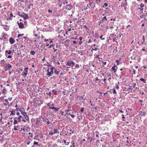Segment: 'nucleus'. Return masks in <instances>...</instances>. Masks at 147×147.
<instances>
[{
	"label": "nucleus",
	"instance_id": "1",
	"mask_svg": "<svg viewBox=\"0 0 147 147\" xmlns=\"http://www.w3.org/2000/svg\"><path fill=\"white\" fill-rule=\"evenodd\" d=\"M18 15L24 18V20H25L26 19H27L28 18V15L23 12H22L21 13H19Z\"/></svg>",
	"mask_w": 147,
	"mask_h": 147
},
{
	"label": "nucleus",
	"instance_id": "2",
	"mask_svg": "<svg viewBox=\"0 0 147 147\" xmlns=\"http://www.w3.org/2000/svg\"><path fill=\"white\" fill-rule=\"evenodd\" d=\"M67 64L66 65H68L69 66L73 67L75 63H74L73 61H68L67 62Z\"/></svg>",
	"mask_w": 147,
	"mask_h": 147
},
{
	"label": "nucleus",
	"instance_id": "3",
	"mask_svg": "<svg viewBox=\"0 0 147 147\" xmlns=\"http://www.w3.org/2000/svg\"><path fill=\"white\" fill-rule=\"evenodd\" d=\"M28 67H27L26 68L24 69V71L22 72V75H24L25 76H26L27 75V73H28ZM25 76H25L24 77V78H25Z\"/></svg>",
	"mask_w": 147,
	"mask_h": 147
},
{
	"label": "nucleus",
	"instance_id": "4",
	"mask_svg": "<svg viewBox=\"0 0 147 147\" xmlns=\"http://www.w3.org/2000/svg\"><path fill=\"white\" fill-rule=\"evenodd\" d=\"M19 25V27L20 28H24V26L23 24L21 22L20 23H18Z\"/></svg>",
	"mask_w": 147,
	"mask_h": 147
},
{
	"label": "nucleus",
	"instance_id": "5",
	"mask_svg": "<svg viewBox=\"0 0 147 147\" xmlns=\"http://www.w3.org/2000/svg\"><path fill=\"white\" fill-rule=\"evenodd\" d=\"M71 4H70L69 5H66V8L68 10H70L72 8V6L71 5H70Z\"/></svg>",
	"mask_w": 147,
	"mask_h": 147
},
{
	"label": "nucleus",
	"instance_id": "6",
	"mask_svg": "<svg viewBox=\"0 0 147 147\" xmlns=\"http://www.w3.org/2000/svg\"><path fill=\"white\" fill-rule=\"evenodd\" d=\"M11 67V65L8 64L7 66L5 68V71L9 70L10 68Z\"/></svg>",
	"mask_w": 147,
	"mask_h": 147
},
{
	"label": "nucleus",
	"instance_id": "7",
	"mask_svg": "<svg viewBox=\"0 0 147 147\" xmlns=\"http://www.w3.org/2000/svg\"><path fill=\"white\" fill-rule=\"evenodd\" d=\"M9 41L11 44H12L14 42L15 40L13 38H10L9 39Z\"/></svg>",
	"mask_w": 147,
	"mask_h": 147
},
{
	"label": "nucleus",
	"instance_id": "8",
	"mask_svg": "<svg viewBox=\"0 0 147 147\" xmlns=\"http://www.w3.org/2000/svg\"><path fill=\"white\" fill-rule=\"evenodd\" d=\"M49 108L50 109H54L55 111V112H57V111H58L59 110V108H55L54 107H49Z\"/></svg>",
	"mask_w": 147,
	"mask_h": 147
},
{
	"label": "nucleus",
	"instance_id": "9",
	"mask_svg": "<svg viewBox=\"0 0 147 147\" xmlns=\"http://www.w3.org/2000/svg\"><path fill=\"white\" fill-rule=\"evenodd\" d=\"M20 110L21 113L22 114H23L26 113L25 112L24 109L23 108H22L20 109Z\"/></svg>",
	"mask_w": 147,
	"mask_h": 147
},
{
	"label": "nucleus",
	"instance_id": "10",
	"mask_svg": "<svg viewBox=\"0 0 147 147\" xmlns=\"http://www.w3.org/2000/svg\"><path fill=\"white\" fill-rule=\"evenodd\" d=\"M115 66H116L115 65H114L112 67V70L113 71V72L114 73H115V72H116V71H117V69H115Z\"/></svg>",
	"mask_w": 147,
	"mask_h": 147
},
{
	"label": "nucleus",
	"instance_id": "11",
	"mask_svg": "<svg viewBox=\"0 0 147 147\" xmlns=\"http://www.w3.org/2000/svg\"><path fill=\"white\" fill-rule=\"evenodd\" d=\"M54 73L55 74L58 75L59 73V71L57 70L56 69H54Z\"/></svg>",
	"mask_w": 147,
	"mask_h": 147
},
{
	"label": "nucleus",
	"instance_id": "12",
	"mask_svg": "<svg viewBox=\"0 0 147 147\" xmlns=\"http://www.w3.org/2000/svg\"><path fill=\"white\" fill-rule=\"evenodd\" d=\"M12 52L10 50H6L5 51V53H6V54H8V55H10V54H11V53Z\"/></svg>",
	"mask_w": 147,
	"mask_h": 147
},
{
	"label": "nucleus",
	"instance_id": "13",
	"mask_svg": "<svg viewBox=\"0 0 147 147\" xmlns=\"http://www.w3.org/2000/svg\"><path fill=\"white\" fill-rule=\"evenodd\" d=\"M22 117L21 115L19 116L18 117H17L18 119V122H21V118Z\"/></svg>",
	"mask_w": 147,
	"mask_h": 147
},
{
	"label": "nucleus",
	"instance_id": "14",
	"mask_svg": "<svg viewBox=\"0 0 147 147\" xmlns=\"http://www.w3.org/2000/svg\"><path fill=\"white\" fill-rule=\"evenodd\" d=\"M53 74L51 72H48L47 73V75L49 77L51 76Z\"/></svg>",
	"mask_w": 147,
	"mask_h": 147
},
{
	"label": "nucleus",
	"instance_id": "15",
	"mask_svg": "<svg viewBox=\"0 0 147 147\" xmlns=\"http://www.w3.org/2000/svg\"><path fill=\"white\" fill-rule=\"evenodd\" d=\"M36 52H35L34 51H31L30 52V54L31 55H34L36 53Z\"/></svg>",
	"mask_w": 147,
	"mask_h": 147
},
{
	"label": "nucleus",
	"instance_id": "16",
	"mask_svg": "<svg viewBox=\"0 0 147 147\" xmlns=\"http://www.w3.org/2000/svg\"><path fill=\"white\" fill-rule=\"evenodd\" d=\"M140 80L142 81L144 83H146V80L142 78H140Z\"/></svg>",
	"mask_w": 147,
	"mask_h": 147
},
{
	"label": "nucleus",
	"instance_id": "17",
	"mask_svg": "<svg viewBox=\"0 0 147 147\" xmlns=\"http://www.w3.org/2000/svg\"><path fill=\"white\" fill-rule=\"evenodd\" d=\"M16 117H15L14 118V122H13V124L14 125H15L16 124H17L18 123V122L16 119Z\"/></svg>",
	"mask_w": 147,
	"mask_h": 147
},
{
	"label": "nucleus",
	"instance_id": "18",
	"mask_svg": "<svg viewBox=\"0 0 147 147\" xmlns=\"http://www.w3.org/2000/svg\"><path fill=\"white\" fill-rule=\"evenodd\" d=\"M54 69H55L54 67H52L51 69V72L52 73V74H53V70H54Z\"/></svg>",
	"mask_w": 147,
	"mask_h": 147
},
{
	"label": "nucleus",
	"instance_id": "19",
	"mask_svg": "<svg viewBox=\"0 0 147 147\" xmlns=\"http://www.w3.org/2000/svg\"><path fill=\"white\" fill-rule=\"evenodd\" d=\"M87 139L90 142H91L93 140V139H92L90 137H88Z\"/></svg>",
	"mask_w": 147,
	"mask_h": 147
},
{
	"label": "nucleus",
	"instance_id": "20",
	"mask_svg": "<svg viewBox=\"0 0 147 147\" xmlns=\"http://www.w3.org/2000/svg\"><path fill=\"white\" fill-rule=\"evenodd\" d=\"M54 134H56V133H59V132H58V130L57 129V128H56V129H55V128L54 129Z\"/></svg>",
	"mask_w": 147,
	"mask_h": 147
},
{
	"label": "nucleus",
	"instance_id": "21",
	"mask_svg": "<svg viewBox=\"0 0 147 147\" xmlns=\"http://www.w3.org/2000/svg\"><path fill=\"white\" fill-rule=\"evenodd\" d=\"M63 141L65 144V145H68L69 144V142H66V141L65 140H63Z\"/></svg>",
	"mask_w": 147,
	"mask_h": 147
},
{
	"label": "nucleus",
	"instance_id": "22",
	"mask_svg": "<svg viewBox=\"0 0 147 147\" xmlns=\"http://www.w3.org/2000/svg\"><path fill=\"white\" fill-rule=\"evenodd\" d=\"M146 16L144 14H142L140 16V18H145L146 17Z\"/></svg>",
	"mask_w": 147,
	"mask_h": 147
},
{
	"label": "nucleus",
	"instance_id": "23",
	"mask_svg": "<svg viewBox=\"0 0 147 147\" xmlns=\"http://www.w3.org/2000/svg\"><path fill=\"white\" fill-rule=\"evenodd\" d=\"M92 4V3H89V4L87 5V6L89 8H91L92 7H91Z\"/></svg>",
	"mask_w": 147,
	"mask_h": 147
},
{
	"label": "nucleus",
	"instance_id": "24",
	"mask_svg": "<svg viewBox=\"0 0 147 147\" xmlns=\"http://www.w3.org/2000/svg\"><path fill=\"white\" fill-rule=\"evenodd\" d=\"M71 143L72 145V147H75V143L73 141H71Z\"/></svg>",
	"mask_w": 147,
	"mask_h": 147
},
{
	"label": "nucleus",
	"instance_id": "25",
	"mask_svg": "<svg viewBox=\"0 0 147 147\" xmlns=\"http://www.w3.org/2000/svg\"><path fill=\"white\" fill-rule=\"evenodd\" d=\"M46 122H47V124H50L51 123V122L49 121L48 119H46Z\"/></svg>",
	"mask_w": 147,
	"mask_h": 147
},
{
	"label": "nucleus",
	"instance_id": "26",
	"mask_svg": "<svg viewBox=\"0 0 147 147\" xmlns=\"http://www.w3.org/2000/svg\"><path fill=\"white\" fill-rule=\"evenodd\" d=\"M55 46V44H52L50 45L49 46V48H51V47H52V48H53L54 47V46Z\"/></svg>",
	"mask_w": 147,
	"mask_h": 147
},
{
	"label": "nucleus",
	"instance_id": "27",
	"mask_svg": "<svg viewBox=\"0 0 147 147\" xmlns=\"http://www.w3.org/2000/svg\"><path fill=\"white\" fill-rule=\"evenodd\" d=\"M6 91V89L5 88H4L3 89V90H2V92L4 94H5V91Z\"/></svg>",
	"mask_w": 147,
	"mask_h": 147
},
{
	"label": "nucleus",
	"instance_id": "28",
	"mask_svg": "<svg viewBox=\"0 0 147 147\" xmlns=\"http://www.w3.org/2000/svg\"><path fill=\"white\" fill-rule=\"evenodd\" d=\"M25 118L26 120V121H29V117L28 116H27L26 117H25Z\"/></svg>",
	"mask_w": 147,
	"mask_h": 147
},
{
	"label": "nucleus",
	"instance_id": "29",
	"mask_svg": "<svg viewBox=\"0 0 147 147\" xmlns=\"http://www.w3.org/2000/svg\"><path fill=\"white\" fill-rule=\"evenodd\" d=\"M5 55L6 56V57H7V58H11V55H8L7 57V55L6 54Z\"/></svg>",
	"mask_w": 147,
	"mask_h": 147
},
{
	"label": "nucleus",
	"instance_id": "30",
	"mask_svg": "<svg viewBox=\"0 0 147 147\" xmlns=\"http://www.w3.org/2000/svg\"><path fill=\"white\" fill-rule=\"evenodd\" d=\"M14 111L13 110H12L11 111V115H15V114L14 113Z\"/></svg>",
	"mask_w": 147,
	"mask_h": 147
},
{
	"label": "nucleus",
	"instance_id": "31",
	"mask_svg": "<svg viewBox=\"0 0 147 147\" xmlns=\"http://www.w3.org/2000/svg\"><path fill=\"white\" fill-rule=\"evenodd\" d=\"M142 38H143V42H142L141 43V44H142L143 43H144V41H145V37H144V36H143V37H142Z\"/></svg>",
	"mask_w": 147,
	"mask_h": 147
},
{
	"label": "nucleus",
	"instance_id": "32",
	"mask_svg": "<svg viewBox=\"0 0 147 147\" xmlns=\"http://www.w3.org/2000/svg\"><path fill=\"white\" fill-rule=\"evenodd\" d=\"M53 92L55 94H57V91L55 90H52Z\"/></svg>",
	"mask_w": 147,
	"mask_h": 147
},
{
	"label": "nucleus",
	"instance_id": "33",
	"mask_svg": "<svg viewBox=\"0 0 147 147\" xmlns=\"http://www.w3.org/2000/svg\"><path fill=\"white\" fill-rule=\"evenodd\" d=\"M140 7H142L144 6V4L142 3H141L140 5Z\"/></svg>",
	"mask_w": 147,
	"mask_h": 147
},
{
	"label": "nucleus",
	"instance_id": "34",
	"mask_svg": "<svg viewBox=\"0 0 147 147\" xmlns=\"http://www.w3.org/2000/svg\"><path fill=\"white\" fill-rule=\"evenodd\" d=\"M104 20H107V19L106 18V16H105L103 17V21Z\"/></svg>",
	"mask_w": 147,
	"mask_h": 147
},
{
	"label": "nucleus",
	"instance_id": "35",
	"mask_svg": "<svg viewBox=\"0 0 147 147\" xmlns=\"http://www.w3.org/2000/svg\"><path fill=\"white\" fill-rule=\"evenodd\" d=\"M115 61H116V62L117 63V65H119L120 64V63H119V61H118V60H116Z\"/></svg>",
	"mask_w": 147,
	"mask_h": 147
},
{
	"label": "nucleus",
	"instance_id": "36",
	"mask_svg": "<svg viewBox=\"0 0 147 147\" xmlns=\"http://www.w3.org/2000/svg\"><path fill=\"white\" fill-rule=\"evenodd\" d=\"M113 93L115 94H116V91L115 90V89H113Z\"/></svg>",
	"mask_w": 147,
	"mask_h": 147
},
{
	"label": "nucleus",
	"instance_id": "37",
	"mask_svg": "<svg viewBox=\"0 0 147 147\" xmlns=\"http://www.w3.org/2000/svg\"><path fill=\"white\" fill-rule=\"evenodd\" d=\"M4 101L7 102V104H9V102L8 101V100L7 99H5L4 100Z\"/></svg>",
	"mask_w": 147,
	"mask_h": 147
},
{
	"label": "nucleus",
	"instance_id": "38",
	"mask_svg": "<svg viewBox=\"0 0 147 147\" xmlns=\"http://www.w3.org/2000/svg\"><path fill=\"white\" fill-rule=\"evenodd\" d=\"M49 134H51V135H52L53 134H54V132H53L52 131H50L49 133Z\"/></svg>",
	"mask_w": 147,
	"mask_h": 147
},
{
	"label": "nucleus",
	"instance_id": "39",
	"mask_svg": "<svg viewBox=\"0 0 147 147\" xmlns=\"http://www.w3.org/2000/svg\"><path fill=\"white\" fill-rule=\"evenodd\" d=\"M22 115H23V116L24 117H26L28 116L26 113H24V114Z\"/></svg>",
	"mask_w": 147,
	"mask_h": 147
},
{
	"label": "nucleus",
	"instance_id": "40",
	"mask_svg": "<svg viewBox=\"0 0 147 147\" xmlns=\"http://www.w3.org/2000/svg\"><path fill=\"white\" fill-rule=\"evenodd\" d=\"M108 5L107 4V3H105L104 4H103V6H105V7H107V6Z\"/></svg>",
	"mask_w": 147,
	"mask_h": 147
},
{
	"label": "nucleus",
	"instance_id": "41",
	"mask_svg": "<svg viewBox=\"0 0 147 147\" xmlns=\"http://www.w3.org/2000/svg\"><path fill=\"white\" fill-rule=\"evenodd\" d=\"M99 55H97L96 56V58H98L99 59H101V58L99 57Z\"/></svg>",
	"mask_w": 147,
	"mask_h": 147
},
{
	"label": "nucleus",
	"instance_id": "42",
	"mask_svg": "<svg viewBox=\"0 0 147 147\" xmlns=\"http://www.w3.org/2000/svg\"><path fill=\"white\" fill-rule=\"evenodd\" d=\"M34 145H38V142L35 141H34Z\"/></svg>",
	"mask_w": 147,
	"mask_h": 147
},
{
	"label": "nucleus",
	"instance_id": "43",
	"mask_svg": "<svg viewBox=\"0 0 147 147\" xmlns=\"http://www.w3.org/2000/svg\"><path fill=\"white\" fill-rule=\"evenodd\" d=\"M24 35V34H19L18 35V37H19L21 36H22Z\"/></svg>",
	"mask_w": 147,
	"mask_h": 147
},
{
	"label": "nucleus",
	"instance_id": "44",
	"mask_svg": "<svg viewBox=\"0 0 147 147\" xmlns=\"http://www.w3.org/2000/svg\"><path fill=\"white\" fill-rule=\"evenodd\" d=\"M84 108H81V109L80 110V111L81 112H83L84 111Z\"/></svg>",
	"mask_w": 147,
	"mask_h": 147
},
{
	"label": "nucleus",
	"instance_id": "45",
	"mask_svg": "<svg viewBox=\"0 0 147 147\" xmlns=\"http://www.w3.org/2000/svg\"><path fill=\"white\" fill-rule=\"evenodd\" d=\"M102 35H101V36L100 37V38L102 40H104L105 39V38H102Z\"/></svg>",
	"mask_w": 147,
	"mask_h": 147
},
{
	"label": "nucleus",
	"instance_id": "46",
	"mask_svg": "<svg viewBox=\"0 0 147 147\" xmlns=\"http://www.w3.org/2000/svg\"><path fill=\"white\" fill-rule=\"evenodd\" d=\"M14 130H18V129H17L16 128V126L15 125L14 126Z\"/></svg>",
	"mask_w": 147,
	"mask_h": 147
},
{
	"label": "nucleus",
	"instance_id": "47",
	"mask_svg": "<svg viewBox=\"0 0 147 147\" xmlns=\"http://www.w3.org/2000/svg\"><path fill=\"white\" fill-rule=\"evenodd\" d=\"M136 85V84L135 83H134L133 84V86L134 88H135Z\"/></svg>",
	"mask_w": 147,
	"mask_h": 147
},
{
	"label": "nucleus",
	"instance_id": "48",
	"mask_svg": "<svg viewBox=\"0 0 147 147\" xmlns=\"http://www.w3.org/2000/svg\"><path fill=\"white\" fill-rule=\"evenodd\" d=\"M97 48H95L94 49H92L91 50V51H92L93 50H94V51H97Z\"/></svg>",
	"mask_w": 147,
	"mask_h": 147
},
{
	"label": "nucleus",
	"instance_id": "49",
	"mask_svg": "<svg viewBox=\"0 0 147 147\" xmlns=\"http://www.w3.org/2000/svg\"><path fill=\"white\" fill-rule=\"evenodd\" d=\"M48 11L50 13H51L52 12V11L50 10H48Z\"/></svg>",
	"mask_w": 147,
	"mask_h": 147
},
{
	"label": "nucleus",
	"instance_id": "50",
	"mask_svg": "<svg viewBox=\"0 0 147 147\" xmlns=\"http://www.w3.org/2000/svg\"><path fill=\"white\" fill-rule=\"evenodd\" d=\"M132 72L134 74H136V71L134 69L132 71Z\"/></svg>",
	"mask_w": 147,
	"mask_h": 147
},
{
	"label": "nucleus",
	"instance_id": "51",
	"mask_svg": "<svg viewBox=\"0 0 147 147\" xmlns=\"http://www.w3.org/2000/svg\"><path fill=\"white\" fill-rule=\"evenodd\" d=\"M8 99L9 100L11 101L12 100V97L9 98H8Z\"/></svg>",
	"mask_w": 147,
	"mask_h": 147
},
{
	"label": "nucleus",
	"instance_id": "52",
	"mask_svg": "<svg viewBox=\"0 0 147 147\" xmlns=\"http://www.w3.org/2000/svg\"><path fill=\"white\" fill-rule=\"evenodd\" d=\"M106 80H106V79L105 78L104 79L103 81L104 82V83H106Z\"/></svg>",
	"mask_w": 147,
	"mask_h": 147
},
{
	"label": "nucleus",
	"instance_id": "53",
	"mask_svg": "<svg viewBox=\"0 0 147 147\" xmlns=\"http://www.w3.org/2000/svg\"><path fill=\"white\" fill-rule=\"evenodd\" d=\"M115 18H111V21H113V20L115 21Z\"/></svg>",
	"mask_w": 147,
	"mask_h": 147
},
{
	"label": "nucleus",
	"instance_id": "54",
	"mask_svg": "<svg viewBox=\"0 0 147 147\" xmlns=\"http://www.w3.org/2000/svg\"><path fill=\"white\" fill-rule=\"evenodd\" d=\"M71 116L73 118H74V115H71Z\"/></svg>",
	"mask_w": 147,
	"mask_h": 147
},
{
	"label": "nucleus",
	"instance_id": "55",
	"mask_svg": "<svg viewBox=\"0 0 147 147\" xmlns=\"http://www.w3.org/2000/svg\"><path fill=\"white\" fill-rule=\"evenodd\" d=\"M53 49H54V52H55L57 50V49H55L54 47L53 48Z\"/></svg>",
	"mask_w": 147,
	"mask_h": 147
},
{
	"label": "nucleus",
	"instance_id": "56",
	"mask_svg": "<svg viewBox=\"0 0 147 147\" xmlns=\"http://www.w3.org/2000/svg\"><path fill=\"white\" fill-rule=\"evenodd\" d=\"M82 38H83L82 37H79V39L80 40H82Z\"/></svg>",
	"mask_w": 147,
	"mask_h": 147
},
{
	"label": "nucleus",
	"instance_id": "57",
	"mask_svg": "<svg viewBox=\"0 0 147 147\" xmlns=\"http://www.w3.org/2000/svg\"><path fill=\"white\" fill-rule=\"evenodd\" d=\"M68 3V2L67 1H65L64 2L63 4L65 5V4H67Z\"/></svg>",
	"mask_w": 147,
	"mask_h": 147
},
{
	"label": "nucleus",
	"instance_id": "58",
	"mask_svg": "<svg viewBox=\"0 0 147 147\" xmlns=\"http://www.w3.org/2000/svg\"><path fill=\"white\" fill-rule=\"evenodd\" d=\"M47 94L49 95H50V96L51 94V92H49L48 93H47Z\"/></svg>",
	"mask_w": 147,
	"mask_h": 147
},
{
	"label": "nucleus",
	"instance_id": "59",
	"mask_svg": "<svg viewBox=\"0 0 147 147\" xmlns=\"http://www.w3.org/2000/svg\"><path fill=\"white\" fill-rule=\"evenodd\" d=\"M20 114V113L19 112H17V113H16V115H19V116H20V115H19Z\"/></svg>",
	"mask_w": 147,
	"mask_h": 147
},
{
	"label": "nucleus",
	"instance_id": "60",
	"mask_svg": "<svg viewBox=\"0 0 147 147\" xmlns=\"http://www.w3.org/2000/svg\"><path fill=\"white\" fill-rule=\"evenodd\" d=\"M110 26H107L106 28L107 29H109V28H110Z\"/></svg>",
	"mask_w": 147,
	"mask_h": 147
},
{
	"label": "nucleus",
	"instance_id": "61",
	"mask_svg": "<svg viewBox=\"0 0 147 147\" xmlns=\"http://www.w3.org/2000/svg\"><path fill=\"white\" fill-rule=\"evenodd\" d=\"M102 63H103V64L104 65H106V62H103V61H102Z\"/></svg>",
	"mask_w": 147,
	"mask_h": 147
},
{
	"label": "nucleus",
	"instance_id": "62",
	"mask_svg": "<svg viewBox=\"0 0 147 147\" xmlns=\"http://www.w3.org/2000/svg\"><path fill=\"white\" fill-rule=\"evenodd\" d=\"M10 15L11 17L13 16V14L12 13H10Z\"/></svg>",
	"mask_w": 147,
	"mask_h": 147
},
{
	"label": "nucleus",
	"instance_id": "63",
	"mask_svg": "<svg viewBox=\"0 0 147 147\" xmlns=\"http://www.w3.org/2000/svg\"><path fill=\"white\" fill-rule=\"evenodd\" d=\"M116 88L117 89H119V87L118 86H116Z\"/></svg>",
	"mask_w": 147,
	"mask_h": 147
},
{
	"label": "nucleus",
	"instance_id": "64",
	"mask_svg": "<svg viewBox=\"0 0 147 147\" xmlns=\"http://www.w3.org/2000/svg\"><path fill=\"white\" fill-rule=\"evenodd\" d=\"M22 121L24 122H26V121L25 119H23V120H22Z\"/></svg>",
	"mask_w": 147,
	"mask_h": 147
}]
</instances>
